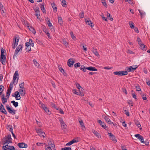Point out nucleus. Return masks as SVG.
I'll use <instances>...</instances> for the list:
<instances>
[{
	"label": "nucleus",
	"instance_id": "nucleus-1",
	"mask_svg": "<svg viewBox=\"0 0 150 150\" xmlns=\"http://www.w3.org/2000/svg\"><path fill=\"white\" fill-rule=\"evenodd\" d=\"M19 78V75L18 72L17 71H16L15 72L13 75L12 81L11 82L14 85H16L18 82Z\"/></svg>",
	"mask_w": 150,
	"mask_h": 150
},
{
	"label": "nucleus",
	"instance_id": "nucleus-2",
	"mask_svg": "<svg viewBox=\"0 0 150 150\" xmlns=\"http://www.w3.org/2000/svg\"><path fill=\"white\" fill-rule=\"evenodd\" d=\"M6 50L2 48L1 49V57L0 61L3 64H4V63L6 61Z\"/></svg>",
	"mask_w": 150,
	"mask_h": 150
},
{
	"label": "nucleus",
	"instance_id": "nucleus-3",
	"mask_svg": "<svg viewBox=\"0 0 150 150\" xmlns=\"http://www.w3.org/2000/svg\"><path fill=\"white\" fill-rule=\"evenodd\" d=\"M39 104L40 105V107L44 110L48 115L51 114V112L46 105L41 102H40Z\"/></svg>",
	"mask_w": 150,
	"mask_h": 150
},
{
	"label": "nucleus",
	"instance_id": "nucleus-4",
	"mask_svg": "<svg viewBox=\"0 0 150 150\" xmlns=\"http://www.w3.org/2000/svg\"><path fill=\"white\" fill-rule=\"evenodd\" d=\"M19 39V37L18 36H15L13 38V41L12 43V48L15 49L18 44Z\"/></svg>",
	"mask_w": 150,
	"mask_h": 150
},
{
	"label": "nucleus",
	"instance_id": "nucleus-5",
	"mask_svg": "<svg viewBox=\"0 0 150 150\" xmlns=\"http://www.w3.org/2000/svg\"><path fill=\"white\" fill-rule=\"evenodd\" d=\"M22 46L21 45H19L18 47L16 48L13 56V58L16 57L17 54L18 53H20L22 50Z\"/></svg>",
	"mask_w": 150,
	"mask_h": 150
},
{
	"label": "nucleus",
	"instance_id": "nucleus-6",
	"mask_svg": "<svg viewBox=\"0 0 150 150\" xmlns=\"http://www.w3.org/2000/svg\"><path fill=\"white\" fill-rule=\"evenodd\" d=\"M36 132L38 133V135L40 137H45V133L43 132L42 130L40 128H37L35 129Z\"/></svg>",
	"mask_w": 150,
	"mask_h": 150
},
{
	"label": "nucleus",
	"instance_id": "nucleus-7",
	"mask_svg": "<svg viewBox=\"0 0 150 150\" xmlns=\"http://www.w3.org/2000/svg\"><path fill=\"white\" fill-rule=\"evenodd\" d=\"M45 150H52V149H55V146L52 143L48 144V145L46 146L45 147Z\"/></svg>",
	"mask_w": 150,
	"mask_h": 150
},
{
	"label": "nucleus",
	"instance_id": "nucleus-8",
	"mask_svg": "<svg viewBox=\"0 0 150 150\" xmlns=\"http://www.w3.org/2000/svg\"><path fill=\"white\" fill-rule=\"evenodd\" d=\"M6 107L9 113L12 115H14L15 113L16 110L10 107L8 105H6Z\"/></svg>",
	"mask_w": 150,
	"mask_h": 150
},
{
	"label": "nucleus",
	"instance_id": "nucleus-9",
	"mask_svg": "<svg viewBox=\"0 0 150 150\" xmlns=\"http://www.w3.org/2000/svg\"><path fill=\"white\" fill-rule=\"evenodd\" d=\"M3 146L2 150H15V148L13 146H8V144H5Z\"/></svg>",
	"mask_w": 150,
	"mask_h": 150
},
{
	"label": "nucleus",
	"instance_id": "nucleus-10",
	"mask_svg": "<svg viewBox=\"0 0 150 150\" xmlns=\"http://www.w3.org/2000/svg\"><path fill=\"white\" fill-rule=\"evenodd\" d=\"M113 74L117 76H123L127 75L126 71H115L113 72Z\"/></svg>",
	"mask_w": 150,
	"mask_h": 150
},
{
	"label": "nucleus",
	"instance_id": "nucleus-11",
	"mask_svg": "<svg viewBox=\"0 0 150 150\" xmlns=\"http://www.w3.org/2000/svg\"><path fill=\"white\" fill-rule=\"evenodd\" d=\"M135 66H136V67L135 68H133L132 66H130L129 67H126L125 69L126 71H126L127 75L128 72L134 71L136 69L137 66L136 65Z\"/></svg>",
	"mask_w": 150,
	"mask_h": 150
},
{
	"label": "nucleus",
	"instance_id": "nucleus-12",
	"mask_svg": "<svg viewBox=\"0 0 150 150\" xmlns=\"http://www.w3.org/2000/svg\"><path fill=\"white\" fill-rule=\"evenodd\" d=\"M12 96L15 97L16 100H20L21 98L19 92L18 91L15 92L12 94Z\"/></svg>",
	"mask_w": 150,
	"mask_h": 150
},
{
	"label": "nucleus",
	"instance_id": "nucleus-13",
	"mask_svg": "<svg viewBox=\"0 0 150 150\" xmlns=\"http://www.w3.org/2000/svg\"><path fill=\"white\" fill-rule=\"evenodd\" d=\"M74 62L75 61L72 58H70L68 61L67 65L69 67H71Z\"/></svg>",
	"mask_w": 150,
	"mask_h": 150
},
{
	"label": "nucleus",
	"instance_id": "nucleus-14",
	"mask_svg": "<svg viewBox=\"0 0 150 150\" xmlns=\"http://www.w3.org/2000/svg\"><path fill=\"white\" fill-rule=\"evenodd\" d=\"M0 10H1V14L3 16L5 14L6 11L5 8L4 7L2 4L0 2Z\"/></svg>",
	"mask_w": 150,
	"mask_h": 150
},
{
	"label": "nucleus",
	"instance_id": "nucleus-15",
	"mask_svg": "<svg viewBox=\"0 0 150 150\" xmlns=\"http://www.w3.org/2000/svg\"><path fill=\"white\" fill-rule=\"evenodd\" d=\"M98 122L103 128L106 130H108V127H106L105 123L103 122L102 121L100 120H98Z\"/></svg>",
	"mask_w": 150,
	"mask_h": 150
},
{
	"label": "nucleus",
	"instance_id": "nucleus-16",
	"mask_svg": "<svg viewBox=\"0 0 150 150\" xmlns=\"http://www.w3.org/2000/svg\"><path fill=\"white\" fill-rule=\"evenodd\" d=\"M134 136L137 139H139L140 140L141 143H142L144 142V140L143 137L139 134H135Z\"/></svg>",
	"mask_w": 150,
	"mask_h": 150
},
{
	"label": "nucleus",
	"instance_id": "nucleus-17",
	"mask_svg": "<svg viewBox=\"0 0 150 150\" xmlns=\"http://www.w3.org/2000/svg\"><path fill=\"white\" fill-rule=\"evenodd\" d=\"M108 134L109 135V137L111 140L113 141L114 142H117V139L114 135L111 133L109 132L108 133Z\"/></svg>",
	"mask_w": 150,
	"mask_h": 150
},
{
	"label": "nucleus",
	"instance_id": "nucleus-18",
	"mask_svg": "<svg viewBox=\"0 0 150 150\" xmlns=\"http://www.w3.org/2000/svg\"><path fill=\"white\" fill-rule=\"evenodd\" d=\"M12 139L10 135H8L6 139L5 140V143L4 144H6L7 143L8 144L9 143H10L11 142Z\"/></svg>",
	"mask_w": 150,
	"mask_h": 150
},
{
	"label": "nucleus",
	"instance_id": "nucleus-19",
	"mask_svg": "<svg viewBox=\"0 0 150 150\" xmlns=\"http://www.w3.org/2000/svg\"><path fill=\"white\" fill-rule=\"evenodd\" d=\"M35 15L37 16V18L38 19H40V13L39 8H36L35 9Z\"/></svg>",
	"mask_w": 150,
	"mask_h": 150
},
{
	"label": "nucleus",
	"instance_id": "nucleus-20",
	"mask_svg": "<svg viewBox=\"0 0 150 150\" xmlns=\"http://www.w3.org/2000/svg\"><path fill=\"white\" fill-rule=\"evenodd\" d=\"M18 146L20 148H27L28 147V145L24 143H20L18 144Z\"/></svg>",
	"mask_w": 150,
	"mask_h": 150
},
{
	"label": "nucleus",
	"instance_id": "nucleus-21",
	"mask_svg": "<svg viewBox=\"0 0 150 150\" xmlns=\"http://www.w3.org/2000/svg\"><path fill=\"white\" fill-rule=\"evenodd\" d=\"M79 122L81 126L82 129L83 131H85L86 130V128L82 120H79Z\"/></svg>",
	"mask_w": 150,
	"mask_h": 150
},
{
	"label": "nucleus",
	"instance_id": "nucleus-22",
	"mask_svg": "<svg viewBox=\"0 0 150 150\" xmlns=\"http://www.w3.org/2000/svg\"><path fill=\"white\" fill-rule=\"evenodd\" d=\"M47 24L48 25V26L50 27V29L52 31H54V29L53 26L52 24L51 23L50 21H47Z\"/></svg>",
	"mask_w": 150,
	"mask_h": 150
},
{
	"label": "nucleus",
	"instance_id": "nucleus-23",
	"mask_svg": "<svg viewBox=\"0 0 150 150\" xmlns=\"http://www.w3.org/2000/svg\"><path fill=\"white\" fill-rule=\"evenodd\" d=\"M19 94H20L21 96H24L25 94V91L24 88H22L18 90Z\"/></svg>",
	"mask_w": 150,
	"mask_h": 150
},
{
	"label": "nucleus",
	"instance_id": "nucleus-24",
	"mask_svg": "<svg viewBox=\"0 0 150 150\" xmlns=\"http://www.w3.org/2000/svg\"><path fill=\"white\" fill-rule=\"evenodd\" d=\"M59 120L60 122L62 128H63V129L66 128V126L65 125L64 122L63 120L62 119H60Z\"/></svg>",
	"mask_w": 150,
	"mask_h": 150
},
{
	"label": "nucleus",
	"instance_id": "nucleus-25",
	"mask_svg": "<svg viewBox=\"0 0 150 150\" xmlns=\"http://www.w3.org/2000/svg\"><path fill=\"white\" fill-rule=\"evenodd\" d=\"M77 142H78V141H76V140L75 139H73L72 141H71L69 142H68V143H67L66 144V146H70V145H71V144H74V143H76Z\"/></svg>",
	"mask_w": 150,
	"mask_h": 150
},
{
	"label": "nucleus",
	"instance_id": "nucleus-26",
	"mask_svg": "<svg viewBox=\"0 0 150 150\" xmlns=\"http://www.w3.org/2000/svg\"><path fill=\"white\" fill-rule=\"evenodd\" d=\"M29 30L34 35L35 34L36 31L35 29L32 26L29 25Z\"/></svg>",
	"mask_w": 150,
	"mask_h": 150
},
{
	"label": "nucleus",
	"instance_id": "nucleus-27",
	"mask_svg": "<svg viewBox=\"0 0 150 150\" xmlns=\"http://www.w3.org/2000/svg\"><path fill=\"white\" fill-rule=\"evenodd\" d=\"M87 69L88 70L91 71H97V69L95 67L92 66L87 67Z\"/></svg>",
	"mask_w": 150,
	"mask_h": 150
},
{
	"label": "nucleus",
	"instance_id": "nucleus-28",
	"mask_svg": "<svg viewBox=\"0 0 150 150\" xmlns=\"http://www.w3.org/2000/svg\"><path fill=\"white\" fill-rule=\"evenodd\" d=\"M140 48L144 51H146V46L143 44H142L140 45Z\"/></svg>",
	"mask_w": 150,
	"mask_h": 150
},
{
	"label": "nucleus",
	"instance_id": "nucleus-29",
	"mask_svg": "<svg viewBox=\"0 0 150 150\" xmlns=\"http://www.w3.org/2000/svg\"><path fill=\"white\" fill-rule=\"evenodd\" d=\"M75 84L77 88L81 91H82V90H83V88L81 87L80 85L77 83H76Z\"/></svg>",
	"mask_w": 150,
	"mask_h": 150
},
{
	"label": "nucleus",
	"instance_id": "nucleus-30",
	"mask_svg": "<svg viewBox=\"0 0 150 150\" xmlns=\"http://www.w3.org/2000/svg\"><path fill=\"white\" fill-rule=\"evenodd\" d=\"M51 5L53 9L54 10V12L55 13H56L57 11V8L55 4L53 3L51 4Z\"/></svg>",
	"mask_w": 150,
	"mask_h": 150
},
{
	"label": "nucleus",
	"instance_id": "nucleus-31",
	"mask_svg": "<svg viewBox=\"0 0 150 150\" xmlns=\"http://www.w3.org/2000/svg\"><path fill=\"white\" fill-rule=\"evenodd\" d=\"M40 7L41 8V10L42 11L43 13H45L46 11L45 9L44 6V4H41Z\"/></svg>",
	"mask_w": 150,
	"mask_h": 150
},
{
	"label": "nucleus",
	"instance_id": "nucleus-32",
	"mask_svg": "<svg viewBox=\"0 0 150 150\" xmlns=\"http://www.w3.org/2000/svg\"><path fill=\"white\" fill-rule=\"evenodd\" d=\"M103 117L104 119H105L108 123H109V122H111V121L108 117L106 116H104Z\"/></svg>",
	"mask_w": 150,
	"mask_h": 150
},
{
	"label": "nucleus",
	"instance_id": "nucleus-33",
	"mask_svg": "<svg viewBox=\"0 0 150 150\" xmlns=\"http://www.w3.org/2000/svg\"><path fill=\"white\" fill-rule=\"evenodd\" d=\"M33 47L34 46V44L33 41L31 39H29V46Z\"/></svg>",
	"mask_w": 150,
	"mask_h": 150
},
{
	"label": "nucleus",
	"instance_id": "nucleus-34",
	"mask_svg": "<svg viewBox=\"0 0 150 150\" xmlns=\"http://www.w3.org/2000/svg\"><path fill=\"white\" fill-rule=\"evenodd\" d=\"M139 11V12L140 14L141 15V18H142L143 17L145 16V13L144 11H141L140 9L138 10Z\"/></svg>",
	"mask_w": 150,
	"mask_h": 150
},
{
	"label": "nucleus",
	"instance_id": "nucleus-35",
	"mask_svg": "<svg viewBox=\"0 0 150 150\" xmlns=\"http://www.w3.org/2000/svg\"><path fill=\"white\" fill-rule=\"evenodd\" d=\"M85 21L87 24L90 25L91 27H92L94 26L93 25H92L93 23L91 21L85 20Z\"/></svg>",
	"mask_w": 150,
	"mask_h": 150
},
{
	"label": "nucleus",
	"instance_id": "nucleus-36",
	"mask_svg": "<svg viewBox=\"0 0 150 150\" xmlns=\"http://www.w3.org/2000/svg\"><path fill=\"white\" fill-rule=\"evenodd\" d=\"M92 132L97 137L99 138V134L95 130H92Z\"/></svg>",
	"mask_w": 150,
	"mask_h": 150
},
{
	"label": "nucleus",
	"instance_id": "nucleus-37",
	"mask_svg": "<svg viewBox=\"0 0 150 150\" xmlns=\"http://www.w3.org/2000/svg\"><path fill=\"white\" fill-rule=\"evenodd\" d=\"M70 34L71 35L72 39L76 41V37L74 35L73 32L71 31L70 33Z\"/></svg>",
	"mask_w": 150,
	"mask_h": 150
},
{
	"label": "nucleus",
	"instance_id": "nucleus-38",
	"mask_svg": "<svg viewBox=\"0 0 150 150\" xmlns=\"http://www.w3.org/2000/svg\"><path fill=\"white\" fill-rule=\"evenodd\" d=\"M59 71L63 74L64 76H67V73L65 72L64 70L62 68L60 67L59 68Z\"/></svg>",
	"mask_w": 150,
	"mask_h": 150
},
{
	"label": "nucleus",
	"instance_id": "nucleus-39",
	"mask_svg": "<svg viewBox=\"0 0 150 150\" xmlns=\"http://www.w3.org/2000/svg\"><path fill=\"white\" fill-rule=\"evenodd\" d=\"M33 62L35 66L36 67H38L40 66V64L37 62L35 59H34L33 60Z\"/></svg>",
	"mask_w": 150,
	"mask_h": 150
},
{
	"label": "nucleus",
	"instance_id": "nucleus-40",
	"mask_svg": "<svg viewBox=\"0 0 150 150\" xmlns=\"http://www.w3.org/2000/svg\"><path fill=\"white\" fill-rule=\"evenodd\" d=\"M87 67H85L84 66H81V67L80 68L81 70L83 71V72H86V70L87 69Z\"/></svg>",
	"mask_w": 150,
	"mask_h": 150
},
{
	"label": "nucleus",
	"instance_id": "nucleus-41",
	"mask_svg": "<svg viewBox=\"0 0 150 150\" xmlns=\"http://www.w3.org/2000/svg\"><path fill=\"white\" fill-rule=\"evenodd\" d=\"M4 89V88L3 86L2 85H0V95L2 94Z\"/></svg>",
	"mask_w": 150,
	"mask_h": 150
},
{
	"label": "nucleus",
	"instance_id": "nucleus-42",
	"mask_svg": "<svg viewBox=\"0 0 150 150\" xmlns=\"http://www.w3.org/2000/svg\"><path fill=\"white\" fill-rule=\"evenodd\" d=\"M11 103H12L13 106L15 107H17L18 105V103L17 102H16L15 101L13 100L11 101Z\"/></svg>",
	"mask_w": 150,
	"mask_h": 150
},
{
	"label": "nucleus",
	"instance_id": "nucleus-43",
	"mask_svg": "<svg viewBox=\"0 0 150 150\" xmlns=\"http://www.w3.org/2000/svg\"><path fill=\"white\" fill-rule=\"evenodd\" d=\"M2 102L4 104H5V103H6L7 101V99L5 98L3 96V97L1 98Z\"/></svg>",
	"mask_w": 150,
	"mask_h": 150
},
{
	"label": "nucleus",
	"instance_id": "nucleus-44",
	"mask_svg": "<svg viewBox=\"0 0 150 150\" xmlns=\"http://www.w3.org/2000/svg\"><path fill=\"white\" fill-rule=\"evenodd\" d=\"M11 90L8 89L6 92V97L8 98L10 96Z\"/></svg>",
	"mask_w": 150,
	"mask_h": 150
},
{
	"label": "nucleus",
	"instance_id": "nucleus-45",
	"mask_svg": "<svg viewBox=\"0 0 150 150\" xmlns=\"http://www.w3.org/2000/svg\"><path fill=\"white\" fill-rule=\"evenodd\" d=\"M58 23L60 25H62L63 24V21L62 20V18L61 17H58Z\"/></svg>",
	"mask_w": 150,
	"mask_h": 150
},
{
	"label": "nucleus",
	"instance_id": "nucleus-46",
	"mask_svg": "<svg viewBox=\"0 0 150 150\" xmlns=\"http://www.w3.org/2000/svg\"><path fill=\"white\" fill-rule=\"evenodd\" d=\"M129 24L130 27L131 28L134 29V24L133 22L130 21L129 22Z\"/></svg>",
	"mask_w": 150,
	"mask_h": 150
},
{
	"label": "nucleus",
	"instance_id": "nucleus-47",
	"mask_svg": "<svg viewBox=\"0 0 150 150\" xmlns=\"http://www.w3.org/2000/svg\"><path fill=\"white\" fill-rule=\"evenodd\" d=\"M62 5L64 7H66L67 5L66 1L65 0H62Z\"/></svg>",
	"mask_w": 150,
	"mask_h": 150
},
{
	"label": "nucleus",
	"instance_id": "nucleus-48",
	"mask_svg": "<svg viewBox=\"0 0 150 150\" xmlns=\"http://www.w3.org/2000/svg\"><path fill=\"white\" fill-rule=\"evenodd\" d=\"M101 1L103 5L106 8H107L108 6L105 2V0H101Z\"/></svg>",
	"mask_w": 150,
	"mask_h": 150
},
{
	"label": "nucleus",
	"instance_id": "nucleus-49",
	"mask_svg": "<svg viewBox=\"0 0 150 150\" xmlns=\"http://www.w3.org/2000/svg\"><path fill=\"white\" fill-rule=\"evenodd\" d=\"M93 52L96 56H99V54L96 49H94L93 51Z\"/></svg>",
	"mask_w": 150,
	"mask_h": 150
},
{
	"label": "nucleus",
	"instance_id": "nucleus-50",
	"mask_svg": "<svg viewBox=\"0 0 150 150\" xmlns=\"http://www.w3.org/2000/svg\"><path fill=\"white\" fill-rule=\"evenodd\" d=\"M50 104L51 105V106L54 108L55 109H56L57 110V109L58 108L57 107L56 105L54 103H52V102H51L50 103Z\"/></svg>",
	"mask_w": 150,
	"mask_h": 150
},
{
	"label": "nucleus",
	"instance_id": "nucleus-51",
	"mask_svg": "<svg viewBox=\"0 0 150 150\" xmlns=\"http://www.w3.org/2000/svg\"><path fill=\"white\" fill-rule=\"evenodd\" d=\"M22 21L25 26L28 28V23L27 21H25L24 20H23V21Z\"/></svg>",
	"mask_w": 150,
	"mask_h": 150
},
{
	"label": "nucleus",
	"instance_id": "nucleus-52",
	"mask_svg": "<svg viewBox=\"0 0 150 150\" xmlns=\"http://www.w3.org/2000/svg\"><path fill=\"white\" fill-rule=\"evenodd\" d=\"M81 66V64L79 62H78L77 63L75 64L74 65V67L77 68V67H80Z\"/></svg>",
	"mask_w": 150,
	"mask_h": 150
},
{
	"label": "nucleus",
	"instance_id": "nucleus-53",
	"mask_svg": "<svg viewBox=\"0 0 150 150\" xmlns=\"http://www.w3.org/2000/svg\"><path fill=\"white\" fill-rule=\"evenodd\" d=\"M63 43L64 45L66 47H68V44L66 40H63Z\"/></svg>",
	"mask_w": 150,
	"mask_h": 150
},
{
	"label": "nucleus",
	"instance_id": "nucleus-54",
	"mask_svg": "<svg viewBox=\"0 0 150 150\" xmlns=\"http://www.w3.org/2000/svg\"><path fill=\"white\" fill-rule=\"evenodd\" d=\"M62 150H71V148L69 147H65L62 148Z\"/></svg>",
	"mask_w": 150,
	"mask_h": 150
},
{
	"label": "nucleus",
	"instance_id": "nucleus-55",
	"mask_svg": "<svg viewBox=\"0 0 150 150\" xmlns=\"http://www.w3.org/2000/svg\"><path fill=\"white\" fill-rule=\"evenodd\" d=\"M135 88L137 91H141V89L140 86L139 85L136 86Z\"/></svg>",
	"mask_w": 150,
	"mask_h": 150
},
{
	"label": "nucleus",
	"instance_id": "nucleus-56",
	"mask_svg": "<svg viewBox=\"0 0 150 150\" xmlns=\"http://www.w3.org/2000/svg\"><path fill=\"white\" fill-rule=\"evenodd\" d=\"M57 110H58L59 111V112L61 114H63L64 113L63 110L59 108H58L57 109Z\"/></svg>",
	"mask_w": 150,
	"mask_h": 150
},
{
	"label": "nucleus",
	"instance_id": "nucleus-57",
	"mask_svg": "<svg viewBox=\"0 0 150 150\" xmlns=\"http://www.w3.org/2000/svg\"><path fill=\"white\" fill-rule=\"evenodd\" d=\"M81 91H81L80 90H79V92H78V94H77V95L80 96H84V94H83V93H82L81 92Z\"/></svg>",
	"mask_w": 150,
	"mask_h": 150
},
{
	"label": "nucleus",
	"instance_id": "nucleus-58",
	"mask_svg": "<svg viewBox=\"0 0 150 150\" xmlns=\"http://www.w3.org/2000/svg\"><path fill=\"white\" fill-rule=\"evenodd\" d=\"M13 85H14L11 82L10 85L9 86V88L8 89H9L10 90H11L13 88Z\"/></svg>",
	"mask_w": 150,
	"mask_h": 150
},
{
	"label": "nucleus",
	"instance_id": "nucleus-59",
	"mask_svg": "<svg viewBox=\"0 0 150 150\" xmlns=\"http://www.w3.org/2000/svg\"><path fill=\"white\" fill-rule=\"evenodd\" d=\"M136 123V125H137V127L140 129H142L141 128V125L140 124V123L139 122H137Z\"/></svg>",
	"mask_w": 150,
	"mask_h": 150
},
{
	"label": "nucleus",
	"instance_id": "nucleus-60",
	"mask_svg": "<svg viewBox=\"0 0 150 150\" xmlns=\"http://www.w3.org/2000/svg\"><path fill=\"white\" fill-rule=\"evenodd\" d=\"M132 95L133 98H134L136 100H137V96L134 93H132Z\"/></svg>",
	"mask_w": 150,
	"mask_h": 150
},
{
	"label": "nucleus",
	"instance_id": "nucleus-61",
	"mask_svg": "<svg viewBox=\"0 0 150 150\" xmlns=\"http://www.w3.org/2000/svg\"><path fill=\"white\" fill-rule=\"evenodd\" d=\"M8 127L9 128V131H10L11 133L12 132H13V129L12 126H8Z\"/></svg>",
	"mask_w": 150,
	"mask_h": 150
},
{
	"label": "nucleus",
	"instance_id": "nucleus-62",
	"mask_svg": "<svg viewBox=\"0 0 150 150\" xmlns=\"http://www.w3.org/2000/svg\"><path fill=\"white\" fill-rule=\"evenodd\" d=\"M127 53H129V54H134V52H133L132 51H131V50H127Z\"/></svg>",
	"mask_w": 150,
	"mask_h": 150
},
{
	"label": "nucleus",
	"instance_id": "nucleus-63",
	"mask_svg": "<svg viewBox=\"0 0 150 150\" xmlns=\"http://www.w3.org/2000/svg\"><path fill=\"white\" fill-rule=\"evenodd\" d=\"M24 85V82H23L21 83H20L19 85V87L21 88H24L23 87V86Z\"/></svg>",
	"mask_w": 150,
	"mask_h": 150
},
{
	"label": "nucleus",
	"instance_id": "nucleus-64",
	"mask_svg": "<svg viewBox=\"0 0 150 150\" xmlns=\"http://www.w3.org/2000/svg\"><path fill=\"white\" fill-rule=\"evenodd\" d=\"M4 107L2 103H0V111L2 110L3 108H4Z\"/></svg>",
	"mask_w": 150,
	"mask_h": 150
}]
</instances>
